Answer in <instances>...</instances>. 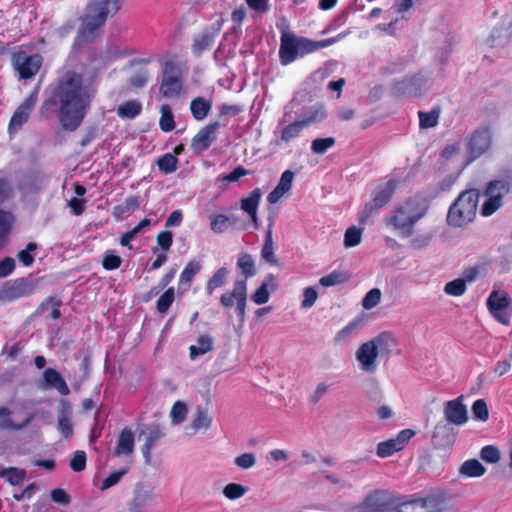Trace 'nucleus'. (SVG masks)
<instances>
[{
    "mask_svg": "<svg viewBox=\"0 0 512 512\" xmlns=\"http://www.w3.org/2000/svg\"><path fill=\"white\" fill-rule=\"evenodd\" d=\"M95 90L84 83L80 74L68 72L60 79L52 97L40 108V114L48 117L53 106L59 104V120L65 130H76L83 121Z\"/></svg>",
    "mask_w": 512,
    "mask_h": 512,
    "instance_id": "obj_1",
    "label": "nucleus"
},
{
    "mask_svg": "<svg viewBox=\"0 0 512 512\" xmlns=\"http://www.w3.org/2000/svg\"><path fill=\"white\" fill-rule=\"evenodd\" d=\"M337 41V37L315 41L306 37L297 36L289 31H283L280 37L279 61L281 65L287 66L293 63L297 58L326 48Z\"/></svg>",
    "mask_w": 512,
    "mask_h": 512,
    "instance_id": "obj_2",
    "label": "nucleus"
},
{
    "mask_svg": "<svg viewBox=\"0 0 512 512\" xmlns=\"http://www.w3.org/2000/svg\"><path fill=\"white\" fill-rule=\"evenodd\" d=\"M429 199L423 195H415L400 203L390 217V223L404 236L413 233L414 225L426 214Z\"/></svg>",
    "mask_w": 512,
    "mask_h": 512,
    "instance_id": "obj_3",
    "label": "nucleus"
},
{
    "mask_svg": "<svg viewBox=\"0 0 512 512\" xmlns=\"http://www.w3.org/2000/svg\"><path fill=\"white\" fill-rule=\"evenodd\" d=\"M121 5L122 0H102L89 3L83 17L79 37L83 40L93 38L95 31L105 23L108 16L115 15L120 10Z\"/></svg>",
    "mask_w": 512,
    "mask_h": 512,
    "instance_id": "obj_4",
    "label": "nucleus"
},
{
    "mask_svg": "<svg viewBox=\"0 0 512 512\" xmlns=\"http://www.w3.org/2000/svg\"><path fill=\"white\" fill-rule=\"evenodd\" d=\"M478 201L479 193L476 189L463 191L448 210V224L455 227H462L471 222L476 215Z\"/></svg>",
    "mask_w": 512,
    "mask_h": 512,
    "instance_id": "obj_5",
    "label": "nucleus"
},
{
    "mask_svg": "<svg viewBox=\"0 0 512 512\" xmlns=\"http://www.w3.org/2000/svg\"><path fill=\"white\" fill-rule=\"evenodd\" d=\"M164 98L173 99L183 91V74L180 66L174 61L167 60L162 63V78L159 87Z\"/></svg>",
    "mask_w": 512,
    "mask_h": 512,
    "instance_id": "obj_6",
    "label": "nucleus"
},
{
    "mask_svg": "<svg viewBox=\"0 0 512 512\" xmlns=\"http://www.w3.org/2000/svg\"><path fill=\"white\" fill-rule=\"evenodd\" d=\"M511 187L512 176L490 181L485 189L487 200L482 205L481 214L487 217L495 213L502 206V199L509 193Z\"/></svg>",
    "mask_w": 512,
    "mask_h": 512,
    "instance_id": "obj_7",
    "label": "nucleus"
},
{
    "mask_svg": "<svg viewBox=\"0 0 512 512\" xmlns=\"http://www.w3.org/2000/svg\"><path fill=\"white\" fill-rule=\"evenodd\" d=\"M444 505V493L438 491L401 503L398 512H441Z\"/></svg>",
    "mask_w": 512,
    "mask_h": 512,
    "instance_id": "obj_8",
    "label": "nucleus"
},
{
    "mask_svg": "<svg viewBox=\"0 0 512 512\" xmlns=\"http://www.w3.org/2000/svg\"><path fill=\"white\" fill-rule=\"evenodd\" d=\"M490 314L501 324L508 326L511 321V298L508 293L500 290H492L486 301Z\"/></svg>",
    "mask_w": 512,
    "mask_h": 512,
    "instance_id": "obj_9",
    "label": "nucleus"
},
{
    "mask_svg": "<svg viewBox=\"0 0 512 512\" xmlns=\"http://www.w3.org/2000/svg\"><path fill=\"white\" fill-rule=\"evenodd\" d=\"M247 301V282L246 279H237L233 283L231 291L225 292L220 297L222 306L229 308L236 303V313L241 321L245 318V308Z\"/></svg>",
    "mask_w": 512,
    "mask_h": 512,
    "instance_id": "obj_10",
    "label": "nucleus"
},
{
    "mask_svg": "<svg viewBox=\"0 0 512 512\" xmlns=\"http://www.w3.org/2000/svg\"><path fill=\"white\" fill-rule=\"evenodd\" d=\"M42 65V57L39 54L29 55L20 51L13 56V66L21 79H29L37 74Z\"/></svg>",
    "mask_w": 512,
    "mask_h": 512,
    "instance_id": "obj_11",
    "label": "nucleus"
},
{
    "mask_svg": "<svg viewBox=\"0 0 512 512\" xmlns=\"http://www.w3.org/2000/svg\"><path fill=\"white\" fill-rule=\"evenodd\" d=\"M377 339L367 341L359 346L355 353L360 370L366 373H374L377 370L378 345Z\"/></svg>",
    "mask_w": 512,
    "mask_h": 512,
    "instance_id": "obj_12",
    "label": "nucleus"
},
{
    "mask_svg": "<svg viewBox=\"0 0 512 512\" xmlns=\"http://www.w3.org/2000/svg\"><path fill=\"white\" fill-rule=\"evenodd\" d=\"M492 135L489 127H481L473 132L468 141V152L472 159L479 158L491 148Z\"/></svg>",
    "mask_w": 512,
    "mask_h": 512,
    "instance_id": "obj_13",
    "label": "nucleus"
},
{
    "mask_svg": "<svg viewBox=\"0 0 512 512\" xmlns=\"http://www.w3.org/2000/svg\"><path fill=\"white\" fill-rule=\"evenodd\" d=\"M36 102L37 92H34L29 97H27L15 110L8 125V133L10 135L18 132L21 127L28 121L30 113L34 109Z\"/></svg>",
    "mask_w": 512,
    "mask_h": 512,
    "instance_id": "obj_14",
    "label": "nucleus"
},
{
    "mask_svg": "<svg viewBox=\"0 0 512 512\" xmlns=\"http://www.w3.org/2000/svg\"><path fill=\"white\" fill-rule=\"evenodd\" d=\"M154 492L149 486L141 483L136 484L133 498L129 502V512H149L154 502Z\"/></svg>",
    "mask_w": 512,
    "mask_h": 512,
    "instance_id": "obj_15",
    "label": "nucleus"
},
{
    "mask_svg": "<svg viewBox=\"0 0 512 512\" xmlns=\"http://www.w3.org/2000/svg\"><path fill=\"white\" fill-rule=\"evenodd\" d=\"M426 82L422 74L412 75L397 81L393 87V93L397 96H418Z\"/></svg>",
    "mask_w": 512,
    "mask_h": 512,
    "instance_id": "obj_16",
    "label": "nucleus"
},
{
    "mask_svg": "<svg viewBox=\"0 0 512 512\" xmlns=\"http://www.w3.org/2000/svg\"><path fill=\"white\" fill-rule=\"evenodd\" d=\"M224 20L222 18L215 21L210 27L206 28L202 33L194 38L192 51L196 56H200L214 42L215 37L219 34Z\"/></svg>",
    "mask_w": 512,
    "mask_h": 512,
    "instance_id": "obj_17",
    "label": "nucleus"
},
{
    "mask_svg": "<svg viewBox=\"0 0 512 512\" xmlns=\"http://www.w3.org/2000/svg\"><path fill=\"white\" fill-rule=\"evenodd\" d=\"M463 399L464 397L461 395L445 403L444 416L448 423L462 426L467 422V408L463 404Z\"/></svg>",
    "mask_w": 512,
    "mask_h": 512,
    "instance_id": "obj_18",
    "label": "nucleus"
},
{
    "mask_svg": "<svg viewBox=\"0 0 512 512\" xmlns=\"http://www.w3.org/2000/svg\"><path fill=\"white\" fill-rule=\"evenodd\" d=\"M219 127L220 123L217 121L211 122L208 125L202 127L192 138L191 148L197 153L208 150L211 143L215 139L214 135Z\"/></svg>",
    "mask_w": 512,
    "mask_h": 512,
    "instance_id": "obj_19",
    "label": "nucleus"
},
{
    "mask_svg": "<svg viewBox=\"0 0 512 512\" xmlns=\"http://www.w3.org/2000/svg\"><path fill=\"white\" fill-rule=\"evenodd\" d=\"M42 387L44 389L54 388L63 396L70 393L69 387L61 374L53 368L44 370Z\"/></svg>",
    "mask_w": 512,
    "mask_h": 512,
    "instance_id": "obj_20",
    "label": "nucleus"
},
{
    "mask_svg": "<svg viewBox=\"0 0 512 512\" xmlns=\"http://www.w3.org/2000/svg\"><path fill=\"white\" fill-rule=\"evenodd\" d=\"M295 174L291 170H285L277 186L268 194L267 201L270 204L277 203L292 187Z\"/></svg>",
    "mask_w": 512,
    "mask_h": 512,
    "instance_id": "obj_21",
    "label": "nucleus"
},
{
    "mask_svg": "<svg viewBox=\"0 0 512 512\" xmlns=\"http://www.w3.org/2000/svg\"><path fill=\"white\" fill-rule=\"evenodd\" d=\"M142 434H146V441L142 447V453L146 463L150 462L151 450L154 448L156 443L164 437L165 433L159 425L153 424L147 427L146 431H142Z\"/></svg>",
    "mask_w": 512,
    "mask_h": 512,
    "instance_id": "obj_22",
    "label": "nucleus"
},
{
    "mask_svg": "<svg viewBox=\"0 0 512 512\" xmlns=\"http://www.w3.org/2000/svg\"><path fill=\"white\" fill-rule=\"evenodd\" d=\"M384 508V492L376 490L367 495L362 503L354 508V512H382Z\"/></svg>",
    "mask_w": 512,
    "mask_h": 512,
    "instance_id": "obj_23",
    "label": "nucleus"
},
{
    "mask_svg": "<svg viewBox=\"0 0 512 512\" xmlns=\"http://www.w3.org/2000/svg\"><path fill=\"white\" fill-rule=\"evenodd\" d=\"M134 432L131 428L125 427L119 434L117 445L114 450L115 456L130 455L134 451Z\"/></svg>",
    "mask_w": 512,
    "mask_h": 512,
    "instance_id": "obj_24",
    "label": "nucleus"
},
{
    "mask_svg": "<svg viewBox=\"0 0 512 512\" xmlns=\"http://www.w3.org/2000/svg\"><path fill=\"white\" fill-rule=\"evenodd\" d=\"M214 349V338L208 334L200 335L196 339V344L189 347V358L194 361L199 356H203Z\"/></svg>",
    "mask_w": 512,
    "mask_h": 512,
    "instance_id": "obj_25",
    "label": "nucleus"
},
{
    "mask_svg": "<svg viewBox=\"0 0 512 512\" xmlns=\"http://www.w3.org/2000/svg\"><path fill=\"white\" fill-rule=\"evenodd\" d=\"M414 435V430L404 429L400 431L395 438L386 440V457L403 450Z\"/></svg>",
    "mask_w": 512,
    "mask_h": 512,
    "instance_id": "obj_26",
    "label": "nucleus"
},
{
    "mask_svg": "<svg viewBox=\"0 0 512 512\" xmlns=\"http://www.w3.org/2000/svg\"><path fill=\"white\" fill-rule=\"evenodd\" d=\"M201 264L199 261H189L182 270L179 280L178 288L180 291L185 292L189 289L194 277L200 272Z\"/></svg>",
    "mask_w": 512,
    "mask_h": 512,
    "instance_id": "obj_27",
    "label": "nucleus"
},
{
    "mask_svg": "<svg viewBox=\"0 0 512 512\" xmlns=\"http://www.w3.org/2000/svg\"><path fill=\"white\" fill-rule=\"evenodd\" d=\"M212 105V100L196 97L190 102V112L196 121H202L209 115Z\"/></svg>",
    "mask_w": 512,
    "mask_h": 512,
    "instance_id": "obj_28",
    "label": "nucleus"
},
{
    "mask_svg": "<svg viewBox=\"0 0 512 512\" xmlns=\"http://www.w3.org/2000/svg\"><path fill=\"white\" fill-rule=\"evenodd\" d=\"M11 411L7 407H0V428L10 430H21L25 428L34 418V413H28L21 423L13 422L9 416Z\"/></svg>",
    "mask_w": 512,
    "mask_h": 512,
    "instance_id": "obj_29",
    "label": "nucleus"
},
{
    "mask_svg": "<svg viewBox=\"0 0 512 512\" xmlns=\"http://www.w3.org/2000/svg\"><path fill=\"white\" fill-rule=\"evenodd\" d=\"M57 429L65 439L71 438L74 434L71 412L66 406H63L58 413Z\"/></svg>",
    "mask_w": 512,
    "mask_h": 512,
    "instance_id": "obj_30",
    "label": "nucleus"
},
{
    "mask_svg": "<svg viewBox=\"0 0 512 512\" xmlns=\"http://www.w3.org/2000/svg\"><path fill=\"white\" fill-rule=\"evenodd\" d=\"M384 206V191H377L373 199L366 203L363 210L359 213L360 222H366L370 216L375 214Z\"/></svg>",
    "mask_w": 512,
    "mask_h": 512,
    "instance_id": "obj_31",
    "label": "nucleus"
},
{
    "mask_svg": "<svg viewBox=\"0 0 512 512\" xmlns=\"http://www.w3.org/2000/svg\"><path fill=\"white\" fill-rule=\"evenodd\" d=\"M229 274L230 270L227 267L217 269L206 283V293L212 295L217 288L224 286Z\"/></svg>",
    "mask_w": 512,
    "mask_h": 512,
    "instance_id": "obj_32",
    "label": "nucleus"
},
{
    "mask_svg": "<svg viewBox=\"0 0 512 512\" xmlns=\"http://www.w3.org/2000/svg\"><path fill=\"white\" fill-rule=\"evenodd\" d=\"M117 115L122 119H134L142 112V104L139 100H129L118 106Z\"/></svg>",
    "mask_w": 512,
    "mask_h": 512,
    "instance_id": "obj_33",
    "label": "nucleus"
},
{
    "mask_svg": "<svg viewBox=\"0 0 512 512\" xmlns=\"http://www.w3.org/2000/svg\"><path fill=\"white\" fill-rule=\"evenodd\" d=\"M27 476L25 469L17 467H2L0 466V477L5 478L10 485L16 486L24 482Z\"/></svg>",
    "mask_w": 512,
    "mask_h": 512,
    "instance_id": "obj_34",
    "label": "nucleus"
},
{
    "mask_svg": "<svg viewBox=\"0 0 512 512\" xmlns=\"http://www.w3.org/2000/svg\"><path fill=\"white\" fill-rule=\"evenodd\" d=\"M261 190L255 188L251 191L249 196L241 199V209L246 212L249 216H254L258 210V206L261 200Z\"/></svg>",
    "mask_w": 512,
    "mask_h": 512,
    "instance_id": "obj_35",
    "label": "nucleus"
},
{
    "mask_svg": "<svg viewBox=\"0 0 512 512\" xmlns=\"http://www.w3.org/2000/svg\"><path fill=\"white\" fill-rule=\"evenodd\" d=\"M327 114L323 106L321 105H315L310 107L302 116L301 123L304 125V127H308L311 124L319 123L322 120L326 118Z\"/></svg>",
    "mask_w": 512,
    "mask_h": 512,
    "instance_id": "obj_36",
    "label": "nucleus"
},
{
    "mask_svg": "<svg viewBox=\"0 0 512 512\" xmlns=\"http://www.w3.org/2000/svg\"><path fill=\"white\" fill-rule=\"evenodd\" d=\"M261 258L267 263L275 265L278 263V260L275 256V247L272 236V229L269 227L266 235L264 245L261 249Z\"/></svg>",
    "mask_w": 512,
    "mask_h": 512,
    "instance_id": "obj_37",
    "label": "nucleus"
},
{
    "mask_svg": "<svg viewBox=\"0 0 512 512\" xmlns=\"http://www.w3.org/2000/svg\"><path fill=\"white\" fill-rule=\"evenodd\" d=\"M237 268L243 273L245 278L256 275L255 261L248 253H241L237 259Z\"/></svg>",
    "mask_w": 512,
    "mask_h": 512,
    "instance_id": "obj_38",
    "label": "nucleus"
},
{
    "mask_svg": "<svg viewBox=\"0 0 512 512\" xmlns=\"http://www.w3.org/2000/svg\"><path fill=\"white\" fill-rule=\"evenodd\" d=\"M460 473L467 477H480L486 468L476 459L466 460L460 467Z\"/></svg>",
    "mask_w": 512,
    "mask_h": 512,
    "instance_id": "obj_39",
    "label": "nucleus"
},
{
    "mask_svg": "<svg viewBox=\"0 0 512 512\" xmlns=\"http://www.w3.org/2000/svg\"><path fill=\"white\" fill-rule=\"evenodd\" d=\"M366 316H358L342 328L336 335V340L341 341L347 338L349 335L357 333L365 324Z\"/></svg>",
    "mask_w": 512,
    "mask_h": 512,
    "instance_id": "obj_40",
    "label": "nucleus"
},
{
    "mask_svg": "<svg viewBox=\"0 0 512 512\" xmlns=\"http://www.w3.org/2000/svg\"><path fill=\"white\" fill-rule=\"evenodd\" d=\"M160 120L159 127L163 132H170L175 128L174 115L171 107L168 104H163L160 107Z\"/></svg>",
    "mask_w": 512,
    "mask_h": 512,
    "instance_id": "obj_41",
    "label": "nucleus"
},
{
    "mask_svg": "<svg viewBox=\"0 0 512 512\" xmlns=\"http://www.w3.org/2000/svg\"><path fill=\"white\" fill-rule=\"evenodd\" d=\"M157 165L164 174H171L177 170L178 158L172 153H166L158 158Z\"/></svg>",
    "mask_w": 512,
    "mask_h": 512,
    "instance_id": "obj_42",
    "label": "nucleus"
},
{
    "mask_svg": "<svg viewBox=\"0 0 512 512\" xmlns=\"http://www.w3.org/2000/svg\"><path fill=\"white\" fill-rule=\"evenodd\" d=\"M304 128L305 127L300 120L294 121L283 127L280 135V140L286 143L290 142L293 139L299 137Z\"/></svg>",
    "mask_w": 512,
    "mask_h": 512,
    "instance_id": "obj_43",
    "label": "nucleus"
},
{
    "mask_svg": "<svg viewBox=\"0 0 512 512\" xmlns=\"http://www.w3.org/2000/svg\"><path fill=\"white\" fill-rule=\"evenodd\" d=\"M364 392L366 396L373 402L379 403L382 398L380 382L374 378H367L364 383Z\"/></svg>",
    "mask_w": 512,
    "mask_h": 512,
    "instance_id": "obj_44",
    "label": "nucleus"
},
{
    "mask_svg": "<svg viewBox=\"0 0 512 512\" xmlns=\"http://www.w3.org/2000/svg\"><path fill=\"white\" fill-rule=\"evenodd\" d=\"M231 224V219L224 214H215L210 216L211 230L217 234L224 233Z\"/></svg>",
    "mask_w": 512,
    "mask_h": 512,
    "instance_id": "obj_45",
    "label": "nucleus"
},
{
    "mask_svg": "<svg viewBox=\"0 0 512 512\" xmlns=\"http://www.w3.org/2000/svg\"><path fill=\"white\" fill-rule=\"evenodd\" d=\"M440 115L439 109H433L429 112L419 111V125L423 129L435 127L438 124Z\"/></svg>",
    "mask_w": 512,
    "mask_h": 512,
    "instance_id": "obj_46",
    "label": "nucleus"
},
{
    "mask_svg": "<svg viewBox=\"0 0 512 512\" xmlns=\"http://www.w3.org/2000/svg\"><path fill=\"white\" fill-rule=\"evenodd\" d=\"M212 420L208 415V412L205 409L198 408L197 414L194 420L192 421V428L194 431L198 430H208L211 426Z\"/></svg>",
    "mask_w": 512,
    "mask_h": 512,
    "instance_id": "obj_47",
    "label": "nucleus"
},
{
    "mask_svg": "<svg viewBox=\"0 0 512 512\" xmlns=\"http://www.w3.org/2000/svg\"><path fill=\"white\" fill-rule=\"evenodd\" d=\"M187 412L188 409L186 404L182 401H176L170 411L172 424H181L186 419Z\"/></svg>",
    "mask_w": 512,
    "mask_h": 512,
    "instance_id": "obj_48",
    "label": "nucleus"
},
{
    "mask_svg": "<svg viewBox=\"0 0 512 512\" xmlns=\"http://www.w3.org/2000/svg\"><path fill=\"white\" fill-rule=\"evenodd\" d=\"M362 229L356 226L349 227L344 234V246L351 248L357 246L361 242Z\"/></svg>",
    "mask_w": 512,
    "mask_h": 512,
    "instance_id": "obj_49",
    "label": "nucleus"
},
{
    "mask_svg": "<svg viewBox=\"0 0 512 512\" xmlns=\"http://www.w3.org/2000/svg\"><path fill=\"white\" fill-rule=\"evenodd\" d=\"M175 299L174 288H168L157 300L156 308L159 313H166Z\"/></svg>",
    "mask_w": 512,
    "mask_h": 512,
    "instance_id": "obj_50",
    "label": "nucleus"
},
{
    "mask_svg": "<svg viewBox=\"0 0 512 512\" xmlns=\"http://www.w3.org/2000/svg\"><path fill=\"white\" fill-rule=\"evenodd\" d=\"M480 457L487 463L495 464L500 461L501 453L497 446L487 445L481 449Z\"/></svg>",
    "mask_w": 512,
    "mask_h": 512,
    "instance_id": "obj_51",
    "label": "nucleus"
},
{
    "mask_svg": "<svg viewBox=\"0 0 512 512\" xmlns=\"http://www.w3.org/2000/svg\"><path fill=\"white\" fill-rule=\"evenodd\" d=\"M248 491L247 487L238 483H229L223 489V494L229 500L241 498Z\"/></svg>",
    "mask_w": 512,
    "mask_h": 512,
    "instance_id": "obj_52",
    "label": "nucleus"
},
{
    "mask_svg": "<svg viewBox=\"0 0 512 512\" xmlns=\"http://www.w3.org/2000/svg\"><path fill=\"white\" fill-rule=\"evenodd\" d=\"M465 279H455L445 284L444 291L451 296H461L466 292Z\"/></svg>",
    "mask_w": 512,
    "mask_h": 512,
    "instance_id": "obj_53",
    "label": "nucleus"
},
{
    "mask_svg": "<svg viewBox=\"0 0 512 512\" xmlns=\"http://www.w3.org/2000/svg\"><path fill=\"white\" fill-rule=\"evenodd\" d=\"M335 145L333 137L317 138L312 141L311 150L315 154H324Z\"/></svg>",
    "mask_w": 512,
    "mask_h": 512,
    "instance_id": "obj_54",
    "label": "nucleus"
},
{
    "mask_svg": "<svg viewBox=\"0 0 512 512\" xmlns=\"http://www.w3.org/2000/svg\"><path fill=\"white\" fill-rule=\"evenodd\" d=\"M122 259L114 251L108 250L103 255L102 266L105 270H115L121 266Z\"/></svg>",
    "mask_w": 512,
    "mask_h": 512,
    "instance_id": "obj_55",
    "label": "nucleus"
},
{
    "mask_svg": "<svg viewBox=\"0 0 512 512\" xmlns=\"http://www.w3.org/2000/svg\"><path fill=\"white\" fill-rule=\"evenodd\" d=\"M472 413L475 419L486 421L489 418V411L484 399H477L472 405Z\"/></svg>",
    "mask_w": 512,
    "mask_h": 512,
    "instance_id": "obj_56",
    "label": "nucleus"
},
{
    "mask_svg": "<svg viewBox=\"0 0 512 512\" xmlns=\"http://www.w3.org/2000/svg\"><path fill=\"white\" fill-rule=\"evenodd\" d=\"M26 283L24 280H17L6 288L5 293L11 299H17L26 294Z\"/></svg>",
    "mask_w": 512,
    "mask_h": 512,
    "instance_id": "obj_57",
    "label": "nucleus"
},
{
    "mask_svg": "<svg viewBox=\"0 0 512 512\" xmlns=\"http://www.w3.org/2000/svg\"><path fill=\"white\" fill-rule=\"evenodd\" d=\"M382 292L378 288L371 289L363 298L362 305L369 310L375 307L381 300Z\"/></svg>",
    "mask_w": 512,
    "mask_h": 512,
    "instance_id": "obj_58",
    "label": "nucleus"
},
{
    "mask_svg": "<svg viewBox=\"0 0 512 512\" xmlns=\"http://www.w3.org/2000/svg\"><path fill=\"white\" fill-rule=\"evenodd\" d=\"M127 472H128V468H122L120 470L110 473L102 481L101 489L106 490V489H109L110 487L116 485Z\"/></svg>",
    "mask_w": 512,
    "mask_h": 512,
    "instance_id": "obj_59",
    "label": "nucleus"
},
{
    "mask_svg": "<svg viewBox=\"0 0 512 512\" xmlns=\"http://www.w3.org/2000/svg\"><path fill=\"white\" fill-rule=\"evenodd\" d=\"M70 467L75 472H81L86 467V453L82 450L74 452L70 460Z\"/></svg>",
    "mask_w": 512,
    "mask_h": 512,
    "instance_id": "obj_60",
    "label": "nucleus"
},
{
    "mask_svg": "<svg viewBox=\"0 0 512 512\" xmlns=\"http://www.w3.org/2000/svg\"><path fill=\"white\" fill-rule=\"evenodd\" d=\"M237 467L241 469H250L256 464V456L254 453H243L234 460Z\"/></svg>",
    "mask_w": 512,
    "mask_h": 512,
    "instance_id": "obj_61",
    "label": "nucleus"
},
{
    "mask_svg": "<svg viewBox=\"0 0 512 512\" xmlns=\"http://www.w3.org/2000/svg\"><path fill=\"white\" fill-rule=\"evenodd\" d=\"M270 293L268 291V284L262 283L261 286L252 294L251 300L257 304L262 305L268 302Z\"/></svg>",
    "mask_w": 512,
    "mask_h": 512,
    "instance_id": "obj_62",
    "label": "nucleus"
},
{
    "mask_svg": "<svg viewBox=\"0 0 512 512\" xmlns=\"http://www.w3.org/2000/svg\"><path fill=\"white\" fill-rule=\"evenodd\" d=\"M318 297V293L314 287H306L303 291V300L301 302V307L304 309L311 308Z\"/></svg>",
    "mask_w": 512,
    "mask_h": 512,
    "instance_id": "obj_63",
    "label": "nucleus"
},
{
    "mask_svg": "<svg viewBox=\"0 0 512 512\" xmlns=\"http://www.w3.org/2000/svg\"><path fill=\"white\" fill-rule=\"evenodd\" d=\"M328 390V384L325 382L318 383L313 393L308 398L309 403L313 405L317 404L328 393Z\"/></svg>",
    "mask_w": 512,
    "mask_h": 512,
    "instance_id": "obj_64",
    "label": "nucleus"
}]
</instances>
